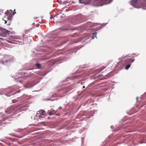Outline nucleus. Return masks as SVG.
<instances>
[{
    "label": "nucleus",
    "instance_id": "29",
    "mask_svg": "<svg viewBox=\"0 0 146 146\" xmlns=\"http://www.w3.org/2000/svg\"><path fill=\"white\" fill-rule=\"evenodd\" d=\"M38 114V113H37V115Z\"/></svg>",
    "mask_w": 146,
    "mask_h": 146
},
{
    "label": "nucleus",
    "instance_id": "10",
    "mask_svg": "<svg viewBox=\"0 0 146 146\" xmlns=\"http://www.w3.org/2000/svg\"><path fill=\"white\" fill-rule=\"evenodd\" d=\"M35 85H30L29 84H27L26 86H25L24 87H25L26 88H30L31 87H32L33 86Z\"/></svg>",
    "mask_w": 146,
    "mask_h": 146
},
{
    "label": "nucleus",
    "instance_id": "22",
    "mask_svg": "<svg viewBox=\"0 0 146 146\" xmlns=\"http://www.w3.org/2000/svg\"><path fill=\"white\" fill-rule=\"evenodd\" d=\"M62 108L61 106H60L59 108V109H61Z\"/></svg>",
    "mask_w": 146,
    "mask_h": 146
},
{
    "label": "nucleus",
    "instance_id": "3",
    "mask_svg": "<svg viewBox=\"0 0 146 146\" xmlns=\"http://www.w3.org/2000/svg\"><path fill=\"white\" fill-rule=\"evenodd\" d=\"M17 110L16 107L15 106L7 108L5 110V112L8 114L12 113H15Z\"/></svg>",
    "mask_w": 146,
    "mask_h": 146
},
{
    "label": "nucleus",
    "instance_id": "6",
    "mask_svg": "<svg viewBox=\"0 0 146 146\" xmlns=\"http://www.w3.org/2000/svg\"><path fill=\"white\" fill-rule=\"evenodd\" d=\"M138 8H142L144 9H146V1L145 0L142 1L140 5Z\"/></svg>",
    "mask_w": 146,
    "mask_h": 146
},
{
    "label": "nucleus",
    "instance_id": "21",
    "mask_svg": "<svg viewBox=\"0 0 146 146\" xmlns=\"http://www.w3.org/2000/svg\"><path fill=\"white\" fill-rule=\"evenodd\" d=\"M33 68H32V69H27L26 70H33Z\"/></svg>",
    "mask_w": 146,
    "mask_h": 146
},
{
    "label": "nucleus",
    "instance_id": "2",
    "mask_svg": "<svg viewBox=\"0 0 146 146\" xmlns=\"http://www.w3.org/2000/svg\"><path fill=\"white\" fill-rule=\"evenodd\" d=\"M134 59L132 58H128L126 60H122L121 63L123 66H125L129 64H131L134 61Z\"/></svg>",
    "mask_w": 146,
    "mask_h": 146
},
{
    "label": "nucleus",
    "instance_id": "15",
    "mask_svg": "<svg viewBox=\"0 0 146 146\" xmlns=\"http://www.w3.org/2000/svg\"><path fill=\"white\" fill-rule=\"evenodd\" d=\"M36 66L39 69L40 68L41 65L39 64H36Z\"/></svg>",
    "mask_w": 146,
    "mask_h": 146
},
{
    "label": "nucleus",
    "instance_id": "14",
    "mask_svg": "<svg viewBox=\"0 0 146 146\" xmlns=\"http://www.w3.org/2000/svg\"><path fill=\"white\" fill-rule=\"evenodd\" d=\"M96 35H97V33H93L92 34V38L93 39H94V37L95 36H96Z\"/></svg>",
    "mask_w": 146,
    "mask_h": 146
},
{
    "label": "nucleus",
    "instance_id": "9",
    "mask_svg": "<svg viewBox=\"0 0 146 146\" xmlns=\"http://www.w3.org/2000/svg\"><path fill=\"white\" fill-rule=\"evenodd\" d=\"M58 15H56L54 16H52V15L51 16L50 19H53L54 20H56L57 18L58 17L57 16Z\"/></svg>",
    "mask_w": 146,
    "mask_h": 146
},
{
    "label": "nucleus",
    "instance_id": "13",
    "mask_svg": "<svg viewBox=\"0 0 146 146\" xmlns=\"http://www.w3.org/2000/svg\"><path fill=\"white\" fill-rule=\"evenodd\" d=\"M19 101V100H18V98L17 99H14L12 100V102L13 103H14L16 102H17Z\"/></svg>",
    "mask_w": 146,
    "mask_h": 146
},
{
    "label": "nucleus",
    "instance_id": "11",
    "mask_svg": "<svg viewBox=\"0 0 146 146\" xmlns=\"http://www.w3.org/2000/svg\"><path fill=\"white\" fill-rule=\"evenodd\" d=\"M99 1L101 2H104L108 3L109 2L111 1L112 0H99Z\"/></svg>",
    "mask_w": 146,
    "mask_h": 146
},
{
    "label": "nucleus",
    "instance_id": "16",
    "mask_svg": "<svg viewBox=\"0 0 146 146\" xmlns=\"http://www.w3.org/2000/svg\"><path fill=\"white\" fill-rule=\"evenodd\" d=\"M138 0H132V1L133 3H135L137 2Z\"/></svg>",
    "mask_w": 146,
    "mask_h": 146
},
{
    "label": "nucleus",
    "instance_id": "7",
    "mask_svg": "<svg viewBox=\"0 0 146 146\" xmlns=\"http://www.w3.org/2000/svg\"><path fill=\"white\" fill-rule=\"evenodd\" d=\"M39 113L40 115L38 116L39 118H42L43 117H42V115H45V111L44 110H40L39 111Z\"/></svg>",
    "mask_w": 146,
    "mask_h": 146
},
{
    "label": "nucleus",
    "instance_id": "1",
    "mask_svg": "<svg viewBox=\"0 0 146 146\" xmlns=\"http://www.w3.org/2000/svg\"><path fill=\"white\" fill-rule=\"evenodd\" d=\"M27 31H26L25 34L23 35V40L27 43H29L31 41L33 38L32 36L27 35V33H26Z\"/></svg>",
    "mask_w": 146,
    "mask_h": 146
},
{
    "label": "nucleus",
    "instance_id": "27",
    "mask_svg": "<svg viewBox=\"0 0 146 146\" xmlns=\"http://www.w3.org/2000/svg\"><path fill=\"white\" fill-rule=\"evenodd\" d=\"M80 3H82V2H80Z\"/></svg>",
    "mask_w": 146,
    "mask_h": 146
},
{
    "label": "nucleus",
    "instance_id": "17",
    "mask_svg": "<svg viewBox=\"0 0 146 146\" xmlns=\"http://www.w3.org/2000/svg\"><path fill=\"white\" fill-rule=\"evenodd\" d=\"M102 76V74H100L99 75H98V76H97V78H99Z\"/></svg>",
    "mask_w": 146,
    "mask_h": 146
},
{
    "label": "nucleus",
    "instance_id": "24",
    "mask_svg": "<svg viewBox=\"0 0 146 146\" xmlns=\"http://www.w3.org/2000/svg\"><path fill=\"white\" fill-rule=\"evenodd\" d=\"M56 115L57 116H58V115H59L58 114V113H57V114H56Z\"/></svg>",
    "mask_w": 146,
    "mask_h": 146
},
{
    "label": "nucleus",
    "instance_id": "19",
    "mask_svg": "<svg viewBox=\"0 0 146 146\" xmlns=\"http://www.w3.org/2000/svg\"><path fill=\"white\" fill-rule=\"evenodd\" d=\"M129 57H130V56H128V55H126L125 56V58H127Z\"/></svg>",
    "mask_w": 146,
    "mask_h": 146
},
{
    "label": "nucleus",
    "instance_id": "5",
    "mask_svg": "<svg viewBox=\"0 0 146 146\" xmlns=\"http://www.w3.org/2000/svg\"><path fill=\"white\" fill-rule=\"evenodd\" d=\"M1 33L0 34V36H2L3 37L6 36V35H9L10 34V32L5 29L1 30Z\"/></svg>",
    "mask_w": 146,
    "mask_h": 146
},
{
    "label": "nucleus",
    "instance_id": "23",
    "mask_svg": "<svg viewBox=\"0 0 146 146\" xmlns=\"http://www.w3.org/2000/svg\"><path fill=\"white\" fill-rule=\"evenodd\" d=\"M15 10H14V12H15ZM15 13H16V12H13V14H14H14H15Z\"/></svg>",
    "mask_w": 146,
    "mask_h": 146
},
{
    "label": "nucleus",
    "instance_id": "26",
    "mask_svg": "<svg viewBox=\"0 0 146 146\" xmlns=\"http://www.w3.org/2000/svg\"><path fill=\"white\" fill-rule=\"evenodd\" d=\"M0 39H2V38H0Z\"/></svg>",
    "mask_w": 146,
    "mask_h": 146
},
{
    "label": "nucleus",
    "instance_id": "4",
    "mask_svg": "<svg viewBox=\"0 0 146 146\" xmlns=\"http://www.w3.org/2000/svg\"><path fill=\"white\" fill-rule=\"evenodd\" d=\"M12 10H10L9 11H7L5 13V14L6 15V16L4 17L5 19H6V18L8 20H10L12 17Z\"/></svg>",
    "mask_w": 146,
    "mask_h": 146
},
{
    "label": "nucleus",
    "instance_id": "8",
    "mask_svg": "<svg viewBox=\"0 0 146 146\" xmlns=\"http://www.w3.org/2000/svg\"><path fill=\"white\" fill-rule=\"evenodd\" d=\"M56 111L55 110H52L51 112H49L48 114L50 115H51L55 113Z\"/></svg>",
    "mask_w": 146,
    "mask_h": 146
},
{
    "label": "nucleus",
    "instance_id": "28",
    "mask_svg": "<svg viewBox=\"0 0 146 146\" xmlns=\"http://www.w3.org/2000/svg\"><path fill=\"white\" fill-rule=\"evenodd\" d=\"M137 100H138V98H137Z\"/></svg>",
    "mask_w": 146,
    "mask_h": 146
},
{
    "label": "nucleus",
    "instance_id": "12",
    "mask_svg": "<svg viewBox=\"0 0 146 146\" xmlns=\"http://www.w3.org/2000/svg\"><path fill=\"white\" fill-rule=\"evenodd\" d=\"M131 64H129L127 65H125V69L126 70H128L131 66Z\"/></svg>",
    "mask_w": 146,
    "mask_h": 146
},
{
    "label": "nucleus",
    "instance_id": "25",
    "mask_svg": "<svg viewBox=\"0 0 146 146\" xmlns=\"http://www.w3.org/2000/svg\"><path fill=\"white\" fill-rule=\"evenodd\" d=\"M85 88V86H83V88Z\"/></svg>",
    "mask_w": 146,
    "mask_h": 146
},
{
    "label": "nucleus",
    "instance_id": "18",
    "mask_svg": "<svg viewBox=\"0 0 146 146\" xmlns=\"http://www.w3.org/2000/svg\"><path fill=\"white\" fill-rule=\"evenodd\" d=\"M104 67H102L100 69V72H101L104 69Z\"/></svg>",
    "mask_w": 146,
    "mask_h": 146
},
{
    "label": "nucleus",
    "instance_id": "20",
    "mask_svg": "<svg viewBox=\"0 0 146 146\" xmlns=\"http://www.w3.org/2000/svg\"><path fill=\"white\" fill-rule=\"evenodd\" d=\"M4 19V18H3V19L5 21V24H6L7 23V20H5Z\"/></svg>",
    "mask_w": 146,
    "mask_h": 146
}]
</instances>
